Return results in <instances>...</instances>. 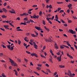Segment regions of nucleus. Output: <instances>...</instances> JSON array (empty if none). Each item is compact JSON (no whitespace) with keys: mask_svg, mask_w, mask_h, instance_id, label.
<instances>
[{"mask_svg":"<svg viewBox=\"0 0 77 77\" xmlns=\"http://www.w3.org/2000/svg\"><path fill=\"white\" fill-rule=\"evenodd\" d=\"M36 69H37L38 70H41V68H40L39 67H37L36 68Z\"/></svg>","mask_w":77,"mask_h":77,"instance_id":"27","label":"nucleus"},{"mask_svg":"<svg viewBox=\"0 0 77 77\" xmlns=\"http://www.w3.org/2000/svg\"><path fill=\"white\" fill-rule=\"evenodd\" d=\"M63 26H65V27H67L68 26V25H67V24H63Z\"/></svg>","mask_w":77,"mask_h":77,"instance_id":"43","label":"nucleus"},{"mask_svg":"<svg viewBox=\"0 0 77 77\" xmlns=\"http://www.w3.org/2000/svg\"><path fill=\"white\" fill-rule=\"evenodd\" d=\"M70 48H71V49L72 50H73L74 51L75 50H74V48L72 47H70Z\"/></svg>","mask_w":77,"mask_h":77,"instance_id":"47","label":"nucleus"},{"mask_svg":"<svg viewBox=\"0 0 77 77\" xmlns=\"http://www.w3.org/2000/svg\"><path fill=\"white\" fill-rule=\"evenodd\" d=\"M20 20V18L19 17H18L16 19V20Z\"/></svg>","mask_w":77,"mask_h":77,"instance_id":"44","label":"nucleus"},{"mask_svg":"<svg viewBox=\"0 0 77 77\" xmlns=\"http://www.w3.org/2000/svg\"><path fill=\"white\" fill-rule=\"evenodd\" d=\"M0 29L1 30H2V31H5V30L4 29H3L2 28H0Z\"/></svg>","mask_w":77,"mask_h":77,"instance_id":"50","label":"nucleus"},{"mask_svg":"<svg viewBox=\"0 0 77 77\" xmlns=\"http://www.w3.org/2000/svg\"><path fill=\"white\" fill-rule=\"evenodd\" d=\"M49 9H52V6H51V5H50L49 6Z\"/></svg>","mask_w":77,"mask_h":77,"instance_id":"48","label":"nucleus"},{"mask_svg":"<svg viewBox=\"0 0 77 77\" xmlns=\"http://www.w3.org/2000/svg\"><path fill=\"white\" fill-rule=\"evenodd\" d=\"M59 66L60 67V68H65V66H63L62 65H59Z\"/></svg>","mask_w":77,"mask_h":77,"instance_id":"19","label":"nucleus"},{"mask_svg":"<svg viewBox=\"0 0 77 77\" xmlns=\"http://www.w3.org/2000/svg\"><path fill=\"white\" fill-rule=\"evenodd\" d=\"M54 47L56 49H59V48L58 47L57 45V44L55 43L54 44Z\"/></svg>","mask_w":77,"mask_h":77,"instance_id":"12","label":"nucleus"},{"mask_svg":"<svg viewBox=\"0 0 77 77\" xmlns=\"http://www.w3.org/2000/svg\"><path fill=\"white\" fill-rule=\"evenodd\" d=\"M57 74V72H55L54 73V76H55V75H56V74Z\"/></svg>","mask_w":77,"mask_h":77,"instance_id":"45","label":"nucleus"},{"mask_svg":"<svg viewBox=\"0 0 77 77\" xmlns=\"http://www.w3.org/2000/svg\"><path fill=\"white\" fill-rule=\"evenodd\" d=\"M9 59L10 60L9 62H11V65L12 66H17V64L15 63L14 62L13 60H12L11 59L9 58Z\"/></svg>","mask_w":77,"mask_h":77,"instance_id":"1","label":"nucleus"},{"mask_svg":"<svg viewBox=\"0 0 77 77\" xmlns=\"http://www.w3.org/2000/svg\"><path fill=\"white\" fill-rule=\"evenodd\" d=\"M30 41L31 42H33V43L34 42H33V39H30Z\"/></svg>","mask_w":77,"mask_h":77,"instance_id":"62","label":"nucleus"},{"mask_svg":"<svg viewBox=\"0 0 77 77\" xmlns=\"http://www.w3.org/2000/svg\"><path fill=\"white\" fill-rule=\"evenodd\" d=\"M30 46V45H29L27 46H26V49H27V48L29 47V46Z\"/></svg>","mask_w":77,"mask_h":77,"instance_id":"54","label":"nucleus"},{"mask_svg":"<svg viewBox=\"0 0 77 77\" xmlns=\"http://www.w3.org/2000/svg\"><path fill=\"white\" fill-rule=\"evenodd\" d=\"M2 46L3 48H6V46H5V45H2Z\"/></svg>","mask_w":77,"mask_h":77,"instance_id":"39","label":"nucleus"},{"mask_svg":"<svg viewBox=\"0 0 77 77\" xmlns=\"http://www.w3.org/2000/svg\"><path fill=\"white\" fill-rule=\"evenodd\" d=\"M39 15H37V16H36V14H34V15L33 16V17L34 18V19H35L36 18L38 19V18H39Z\"/></svg>","mask_w":77,"mask_h":77,"instance_id":"9","label":"nucleus"},{"mask_svg":"<svg viewBox=\"0 0 77 77\" xmlns=\"http://www.w3.org/2000/svg\"><path fill=\"white\" fill-rule=\"evenodd\" d=\"M9 26L8 25H4V27L5 29H8V30H9V28L8 27Z\"/></svg>","mask_w":77,"mask_h":77,"instance_id":"11","label":"nucleus"},{"mask_svg":"<svg viewBox=\"0 0 77 77\" xmlns=\"http://www.w3.org/2000/svg\"><path fill=\"white\" fill-rule=\"evenodd\" d=\"M26 53H27L28 54H31V53H30V52H29L28 51H26Z\"/></svg>","mask_w":77,"mask_h":77,"instance_id":"37","label":"nucleus"},{"mask_svg":"<svg viewBox=\"0 0 77 77\" xmlns=\"http://www.w3.org/2000/svg\"><path fill=\"white\" fill-rule=\"evenodd\" d=\"M60 48H61V49H63V48H64V47H63V45H60Z\"/></svg>","mask_w":77,"mask_h":77,"instance_id":"29","label":"nucleus"},{"mask_svg":"<svg viewBox=\"0 0 77 77\" xmlns=\"http://www.w3.org/2000/svg\"><path fill=\"white\" fill-rule=\"evenodd\" d=\"M63 47H66V48H68V46H66L65 45H63Z\"/></svg>","mask_w":77,"mask_h":77,"instance_id":"61","label":"nucleus"},{"mask_svg":"<svg viewBox=\"0 0 77 77\" xmlns=\"http://www.w3.org/2000/svg\"><path fill=\"white\" fill-rule=\"evenodd\" d=\"M2 11H3L4 12H5V13H7V12H8V10H6V8H3L2 9Z\"/></svg>","mask_w":77,"mask_h":77,"instance_id":"8","label":"nucleus"},{"mask_svg":"<svg viewBox=\"0 0 77 77\" xmlns=\"http://www.w3.org/2000/svg\"><path fill=\"white\" fill-rule=\"evenodd\" d=\"M44 27L45 29H46L47 31L48 32H50V29H49L47 28V27H46L45 26Z\"/></svg>","mask_w":77,"mask_h":77,"instance_id":"16","label":"nucleus"},{"mask_svg":"<svg viewBox=\"0 0 77 77\" xmlns=\"http://www.w3.org/2000/svg\"><path fill=\"white\" fill-rule=\"evenodd\" d=\"M45 48H46V47H45V46H44L43 47V48L42 49L43 50H45Z\"/></svg>","mask_w":77,"mask_h":77,"instance_id":"53","label":"nucleus"},{"mask_svg":"<svg viewBox=\"0 0 77 77\" xmlns=\"http://www.w3.org/2000/svg\"><path fill=\"white\" fill-rule=\"evenodd\" d=\"M33 44L34 48L35 49H38V45H36V43L35 42H33Z\"/></svg>","mask_w":77,"mask_h":77,"instance_id":"4","label":"nucleus"},{"mask_svg":"<svg viewBox=\"0 0 77 77\" xmlns=\"http://www.w3.org/2000/svg\"><path fill=\"white\" fill-rule=\"evenodd\" d=\"M55 21H57V22H58V23H60V21H59V20H58L57 19H56L55 20Z\"/></svg>","mask_w":77,"mask_h":77,"instance_id":"42","label":"nucleus"},{"mask_svg":"<svg viewBox=\"0 0 77 77\" xmlns=\"http://www.w3.org/2000/svg\"><path fill=\"white\" fill-rule=\"evenodd\" d=\"M57 59L58 61V62H60L61 61V58L60 57H57Z\"/></svg>","mask_w":77,"mask_h":77,"instance_id":"10","label":"nucleus"},{"mask_svg":"<svg viewBox=\"0 0 77 77\" xmlns=\"http://www.w3.org/2000/svg\"><path fill=\"white\" fill-rule=\"evenodd\" d=\"M34 32H35V33L36 35H37V36H38V32H37L36 31H34Z\"/></svg>","mask_w":77,"mask_h":77,"instance_id":"34","label":"nucleus"},{"mask_svg":"<svg viewBox=\"0 0 77 77\" xmlns=\"http://www.w3.org/2000/svg\"><path fill=\"white\" fill-rule=\"evenodd\" d=\"M2 18H6V17H7V16H5V15H2Z\"/></svg>","mask_w":77,"mask_h":77,"instance_id":"18","label":"nucleus"},{"mask_svg":"<svg viewBox=\"0 0 77 77\" xmlns=\"http://www.w3.org/2000/svg\"><path fill=\"white\" fill-rule=\"evenodd\" d=\"M23 45L25 46V47H26V46H27V44L25 43H24Z\"/></svg>","mask_w":77,"mask_h":77,"instance_id":"60","label":"nucleus"},{"mask_svg":"<svg viewBox=\"0 0 77 77\" xmlns=\"http://www.w3.org/2000/svg\"><path fill=\"white\" fill-rule=\"evenodd\" d=\"M35 29H36L37 30H42V29L40 27H39L38 26H35Z\"/></svg>","mask_w":77,"mask_h":77,"instance_id":"5","label":"nucleus"},{"mask_svg":"<svg viewBox=\"0 0 77 77\" xmlns=\"http://www.w3.org/2000/svg\"><path fill=\"white\" fill-rule=\"evenodd\" d=\"M42 22H43V24H44V25H45L46 23H45V21H44V20H42Z\"/></svg>","mask_w":77,"mask_h":77,"instance_id":"26","label":"nucleus"},{"mask_svg":"<svg viewBox=\"0 0 77 77\" xmlns=\"http://www.w3.org/2000/svg\"><path fill=\"white\" fill-rule=\"evenodd\" d=\"M30 23V20H28L26 22V23H27V24Z\"/></svg>","mask_w":77,"mask_h":77,"instance_id":"58","label":"nucleus"},{"mask_svg":"<svg viewBox=\"0 0 77 77\" xmlns=\"http://www.w3.org/2000/svg\"><path fill=\"white\" fill-rule=\"evenodd\" d=\"M31 36L32 37H34V38H35V37H38L37 35H35L34 34H31Z\"/></svg>","mask_w":77,"mask_h":77,"instance_id":"15","label":"nucleus"},{"mask_svg":"<svg viewBox=\"0 0 77 77\" xmlns=\"http://www.w3.org/2000/svg\"><path fill=\"white\" fill-rule=\"evenodd\" d=\"M12 11H9L10 12H11V14H15V11H14V10L12 9Z\"/></svg>","mask_w":77,"mask_h":77,"instance_id":"13","label":"nucleus"},{"mask_svg":"<svg viewBox=\"0 0 77 77\" xmlns=\"http://www.w3.org/2000/svg\"><path fill=\"white\" fill-rule=\"evenodd\" d=\"M57 4H62V3H63V2H57Z\"/></svg>","mask_w":77,"mask_h":77,"instance_id":"55","label":"nucleus"},{"mask_svg":"<svg viewBox=\"0 0 77 77\" xmlns=\"http://www.w3.org/2000/svg\"><path fill=\"white\" fill-rule=\"evenodd\" d=\"M68 7L69 8V9H70V8H71V7H72V4H69L68 5Z\"/></svg>","mask_w":77,"mask_h":77,"instance_id":"17","label":"nucleus"},{"mask_svg":"<svg viewBox=\"0 0 77 77\" xmlns=\"http://www.w3.org/2000/svg\"><path fill=\"white\" fill-rule=\"evenodd\" d=\"M61 21L62 23H63V24L65 23V21L62 20V19L61 20Z\"/></svg>","mask_w":77,"mask_h":77,"instance_id":"57","label":"nucleus"},{"mask_svg":"<svg viewBox=\"0 0 77 77\" xmlns=\"http://www.w3.org/2000/svg\"><path fill=\"white\" fill-rule=\"evenodd\" d=\"M64 11L63 10H61L60 11L59 13H62V12H63Z\"/></svg>","mask_w":77,"mask_h":77,"instance_id":"30","label":"nucleus"},{"mask_svg":"<svg viewBox=\"0 0 77 77\" xmlns=\"http://www.w3.org/2000/svg\"><path fill=\"white\" fill-rule=\"evenodd\" d=\"M24 41H26V42H29V40H28L27 39H24Z\"/></svg>","mask_w":77,"mask_h":77,"instance_id":"59","label":"nucleus"},{"mask_svg":"<svg viewBox=\"0 0 77 77\" xmlns=\"http://www.w3.org/2000/svg\"><path fill=\"white\" fill-rule=\"evenodd\" d=\"M38 6L37 5H34L32 6V7L33 8H36Z\"/></svg>","mask_w":77,"mask_h":77,"instance_id":"35","label":"nucleus"},{"mask_svg":"<svg viewBox=\"0 0 77 77\" xmlns=\"http://www.w3.org/2000/svg\"><path fill=\"white\" fill-rule=\"evenodd\" d=\"M64 44H66H66H68V42L64 41Z\"/></svg>","mask_w":77,"mask_h":77,"instance_id":"56","label":"nucleus"},{"mask_svg":"<svg viewBox=\"0 0 77 77\" xmlns=\"http://www.w3.org/2000/svg\"><path fill=\"white\" fill-rule=\"evenodd\" d=\"M68 32L70 33L73 35H74V34H75L76 33L75 31H74L72 29H69V32Z\"/></svg>","mask_w":77,"mask_h":77,"instance_id":"3","label":"nucleus"},{"mask_svg":"<svg viewBox=\"0 0 77 77\" xmlns=\"http://www.w3.org/2000/svg\"><path fill=\"white\" fill-rule=\"evenodd\" d=\"M46 66H47V67H49V65L48 64V63H46Z\"/></svg>","mask_w":77,"mask_h":77,"instance_id":"64","label":"nucleus"},{"mask_svg":"<svg viewBox=\"0 0 77 77\" xmlns=\"http://www.w3.org/2000/svg\"><path fill=\"white\" fill-rule=\"evenodd\" d=\"M37 66L39 67H41V66H42V64H38L37 65Z\"/></svg>","mask_w":77,"mask_h":77,"instance_id":"38","label":"nucleus"},{"mask_svg":"<svg viewBox=\"0 0 77 77\" xmlns=\"http://www.w3.org/2000/svg\"><path fill=\"white\" fill-rule=\"evenodd\" d=\"M29 21H30V22H31V23H34V21H33V20L30 19Z\"/></svg>","mask_w":77,"mask_h":77,"instance_id":"40","label":"nucleus"},{"mask_svg":"<svg viewBox=\"0 0 77 77\" xmlns=\"http://www.w3.org/2000/svg\"><path fill=\"white\" fill-rule=\"evenodd\" d=\"M31 55L32 56H35V57H38V56L36 55V54L35 53H33L31 54Z\"/></svg>","mask_w":77,"mask_h":77,"instance_id":"6","label":"nucleus"},{"mask_svg":"<svg viewBox=\"0 0 77 77\" xmlns=\"http://www.w3.org/2000/svg\"><path fill=\"white\" fill-rule=\"evenodd\" d=\"M33 8L29 9L28 10V12H30V11H32V10H33Z\"/></svg>","mask_w":77,"mask_h":77,"instance_id":"52","label":"nucleus"},{"mask_svg":"<svg viewBox=\"0 0 77 77\" xmlns=\"http://www.w3.org/2000/svg\"><path fill=\"white\" fill-rule=\"evenodd\" d=\"M21 42L20 40H18V44L19 45H20L21 44Z\"/></svg>","mask_w":77,"mask_h":77,"instance_id":"24","label":"nucleus"},{"mask_svg":"<svg viewBox=\"0 0 77 77\" xmlns=\"http://www.w3.org/2000/svg\"><path fill=\"white\" fill-rule=\"evenodd\" d=\"M46 70L48 71V72H49V73H51V71H50V69H46Z\"/></svg>","mask_w":77,"mask_h":77,"instance_id":"32","label":"nucleus"},{"mask_svg":"<svg viewBox=\"0 0 77 77\" xmlns=\"http://www.w3.org/2000/svg\"><path fill=\"white\" fill-rule=\"evenodd\" d=\"M4 5V6H6L7 5V3L6 2H5Z\"/></svg>","mask_w":77,"mask_h":77,"instance_id":"49","label":"nucleus"},{"mask_svg":"<svg viewBox=\"0 0 77 77\" xmlns=\"http://www.w3.org/2000/svg\"><path fill=\"white\" fill-rule=\"evenodd\" d=\"M20 24V25H21V24H23V25H27V24H26V23H24L23 22H21V23Z\"/></svg>","mask_w":77,"mask_h":77,"instance_id":"25","label":"nucleus"},{"mask_svg":"<svg viewBox=\"0 0 77 77\" xmlns=\"http://www.w3.org/2000/svg\"><path fill=\"white\" fill-rule=\"evenodd\" d=\"M24 60L26 62V63H27L28 62V60L26 59V58H25L24 59Z\"/></svg>","mask_w":77,"mask_h":77,"instance_id":"28","label":"nucleus"},{"mask_svg":"<svg viewBox=\"0 0 77 77\" xmlns=\"http://www.w3.org/2000/svg\"><path fill=\"white\" fill-rule=\"evenodd\" d=\"M68 56L71 59H72V58H73V57L72 56L69 55L68 54Z\"/></svg>","mask_w":77,"mask_h":77,"instance_id":"21","label":"nucleus"},{"mask_svg":"<svg viewBox=\"0 0 77 77\" xmlns=\"http://www.w3.org/2000/svg\"><path fill=\"white\" fill-rule=\"evenodd\" d=\"M10 50H11L12 51L13 50H14V48H13V47L11 46V48H10Z\"/></svg>","mask_w":77,"mask_h":77,"instance_id":"31","label":"nucleus"},{"mask_svg":"<svg viewBox=\"0 0 77 77\" xmlns=\"http://www.w3.org/2000/svg\"><path fill=\"white\" fill-rule=\"evenodd\" d=\"M24 21H28V18L27 17H25L24 19Z\"/></svg>","mask_w":77,"mask_h":77,"instance_id":"20","label":"nucleus"},{"mask_svg":"<svg viewBox=\"0 0 77 77\" xmlns=\"http://www.w3.org/2000/svg\"><path fill=\"white\" fill-rule=\"evenodd\" d=\"M69 73L68 74V75H69V77H73V75H75V74L74 73H72H72L71 71L69 70L68 71Z\"/></svg>","mask_w":77,"mask_h":77,"instance_id":"2","label":"nucleus"},{"mask_svg":"<svg viewBox=\"0 0 77 77\" xmlns=\"http://www.w3.org/2000/svg\"><path fill=\"white\" fill-rule=\"evenodd\" d=\"M61 9V8H58V10H57L58 12H59V11Z\"/></svg>","mask_w":77,"mask_h":77,"instance_id":"46","label":"nucleus"},{"mask_svg":"<svg viewBox=\"0 0 77 77\" xmlns=\"http://www.w3.org/2000/svg\"><path fill=\"white\" fill-rule=\"evenodd\" d=\"M9 24L10 25V26H12V27H14V26L12 24V23H9Z\"/></svg>","mask_w":77,"mask_h":77,"instance_id":"36","label":"nucleus"},{"mask_svg":"<svg viewBox=\"0 0 77 77\" xmlns=\"http://www.w3.org/2000/svg\"><path fill=\"white\" fill-rule=\"evenodd\" d=\"M55 18H56L57 20H58V17H57V15H56L55 16Z\"/></svg>","mask_w":77,"mask_h":77,"instance_id":"63","label":"nucleus"},{"mask_svg":"<svg viewBox=\"0 0 77 77\" xmlns=\"http://www.w3.org/2000/svg\"><path fill=\"white\" fill-rule=\"evenodd\" d=\"M3 55V54L2 53H0V57L2 56Z\"/></svg>","mask_w":77,"mask_h":77,"instance_id":"51","label":"nucleus"},{"mask_svg":"<svg viewBox=\"0 0 77 77\" xmlns=\"http://www.w3.org/2000/svg\"><path fill=\"white\" fill-rule=\"evenodd\" d=\"M15 74L16 76H18V72H17V71H15Z\"/></svg>","mask_w":77,"mask_h":77,"instance_id":"33","label":"nucleus"},{"mask_svg":"<svg viewBox=\"0 0 77 77\" xmlns=\"http://www.w3.org/2000/svg\"><path fill=\"white\" fill-rule=\"evenodd\" d=\"M42 11H40L39 12V16H41L42 15Z\"/></svg>","mask_w":77,"mask_h":77,"instance_id":"22","label":"nucleus"},{"mask_svg":"<svg viewBox=\"0 0 77 77\" xmlns=\"http://www.w3.org/2000/svg\"><path fill=\"white\" fill-rule=\"evenodd\" d=\"M7 47L8 49L10 50V49H11V45H7Z\"/></svg>","mask_w":77,"mask_h":77,"instance_id":"14","label":"nucleus"},{"mask_svg":"<svg viewBox=\"0 0 77 77\" xmlns=\"http://www.w3.org/2000/svg\"><path fill=\"white\" fill-rule=\"evenodd\" d=\"M34 73H35V74H36V75H39V73L36 72H34Z\"/></svg>","mask_w":77,"mask_h":77,"instance_id":"23","label":"nucleus"},{"mask_svg":"<svg viewBox=\"0 0 77 77\" xmlns=\"http://www.w3.org/2000/svg\"><path fill=\"white\" fill-rule=\"evenodd\" d=\"M20 29V27L18 26V27H17L16 28V29H17V31H23L22 29Z\"/></svg>","mask_w":77,"mask_h":77,"instance_id":"7","label":"nucleus"},{"mask_svg":"<svg viewBox=\"0 0 77 77\" xmlns=\"http://www.w3.org/2000/svg\"><path fill=\"white\" fill-rule=\"evenodd\" d=\"M20 75L21 76H22V77H24V74L23 73H21L20 74Z\"/></svg>","mask_w":77,"mask_h":77,"instance_id":"41","label":"nucleus"}]
</instances>
